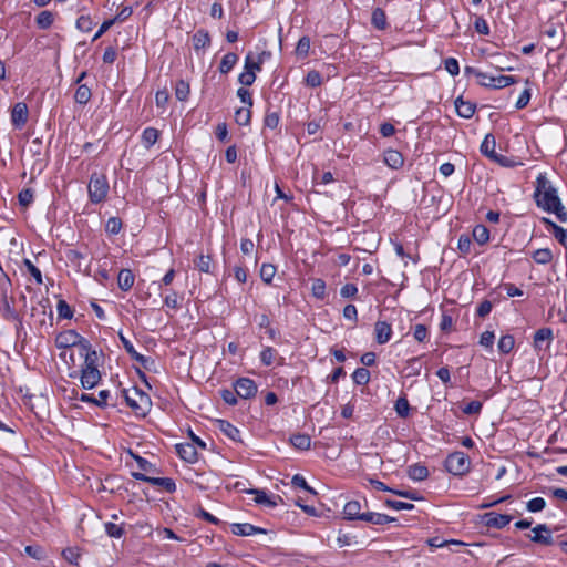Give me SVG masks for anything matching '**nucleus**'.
Masks as SVG:
<instances>
[{
  "instance_id": "obj_23",
  "label": "nucleus",
  "mask_w": 567,
  "mask_h": 567,
  "mask_svg": "<svg viewBox=\"0 0 567 567\" xmlns=\"http://www.w3.org/2000/svg\"><path fill=\"white\" fill-rule=\"evenodd\" d=\"M496 142L492 134H487L482 144H481V152L488 157L489 159L494 161L497 157V153L495 151Z\"/></svg>"
},
{
  "instance_id": "obj_11",
  "label": "nucleus",
  "mask_w": 567,
  "mask_h": 567,
  "mask_svg": "<svg viewBox=\"0 0 567 567\" xmlns=\"http://www.w3.org/2000/svg\"><path fill=\"white\" fill-rule=\"evenodd\" d=\"M231 533L236 536H252L256 534H266V529L254 526L249 523H235L230 526Z\"/></svg>"
},
{
  "instance_id": "obj_38",
  "label": "nucleus",
  "mask_w": 567,
  "mask_h": 567,
  "mask_svg": "<svg viewBox=\"0 0 567 567\" xmlns=\"http://www.w3.org/2000/svg\"><path fill=\"white\" fill-rule=\"evenodd\" d=\"M157 138H158V131L153 127H148V128L144 130V132L142 134L143 143H144L145 147H147V148L153 146L156 143Z\"/></svg>"
},
{
  "instance_id": "obj_31",
  "label": "nucleus",
  "mask_w": 567,
  "mask_h": 567,
  "mask_svg": "<svg viewBox=\"0 0 567 567\" xmlns=\"http://www.w3.org/2000/svg\"><path fill=\"white\" fill-rule=\"evenodd\" d=\"M371 22L377 29L384 30L386 27L385 12L381 8L374 9L372 12Z\"/></svg>"
},
{
  "instance_id": "obj_36",
  "label": "nucleus",
  "mask_w": 567,
  "mask_h": 567,
  "mask_svg": "<svg viewBox=\"0 0 567 567\" xmlns=\"http://www.w3.org/2000/svg\"><path fill=\"white\" fill-rule=\"evenodd\" d=\"M189 92H190V87H189L188 82H186L184 80L177 81V83L175 85V96L177 100L186 101L189 95Z\"/></svg>"
},
{
  "instance_id": "obj_44",
  "label": "nucleus",
  "mask_w": 567,
  "mask_h": 567,
  "mask_svg": "<svg viewBox=\"0 0 567 567\" xmlns=\"http://www.w3.org/2000/svg\"><path fill=\"white\" fill-rule=\"evenodd\" d=\"M312 296L322 300L326 297V282L322 279H315L311 285Z\"/></svg>"
},
{
  "instance_id": "obj_22",
  "label": "nucleus",
  "mask_w": 567,
  "mask_h": 567,
  "mask_svg": "<svg viewBox=\"0 0 567 567\" xmlns=\"http://www.w3.org/2000/svg\"><path fill=\"white\" fill-rule=\"evenodd\" d=\"M343 514L347 519L362 520L364 513H361V504L358 501H350L343 507Z\"/></svg>"
},
{
  "instance_id": "obj_32",
  "label": "nucleus",
  "mask_w": 567,
  "mask_h": 567,
  "mask_svg": "<svg viewBox=\"0 0 567 567\" xmlns=\"http://www.w3.org/2000/svg\"><path fill=\"white\" fill-rule=\"evenodd\" d=\"M54 21V16L51 11H41L35 19L37 25L40 29H49Z\"/></svg>"
},
{
  "instance_id": "obj_57",
  "label": "nucleus",
  "mask_w": 567,
  "mask_h": 567,
  "mask_svg": "<svg viewBox=\"0 0 567 567\" xmlns=\"http://www.w3.org/2000/svg\"><path fill=\"white\" fill-rule=\"evenodd\" d=\"M276 350L267 347L260 353V360L265 365H270L274 362Z\"/></svg>"
},
{
  "instance_id": "obj_3",
  "label": "nucleus",
  "mask_w": 567,
  "mask_h": 567,
  "mask_svg": "<svg viewBox=\"0 0 567 567\" xmlns=\"http://www.w3.org/2000/svg\"><path fill=\"white\" fill-rule=\"evenodd\" d=\"M82 342H89V341L86 339L82 338L74 330H66L64 332H61L55 338L56 347L65 349V351L61 353V357L64 360H66V355L69 354V358H70L72 364H75L74 353H73V350H69V349L75 348L79 353Z\"/></svg>"
},
{
  "instance_id": "obj_49",
  "label": "nucleus",
  "mask_w": 567,
  "mask_h": 567,
  "mask_svg": "<svg viewBox=\"0 0 567 567\" xmlns=\"http://www.w3.org/2000/svg\"><path fill=\"white\" fill-rule=\"evenodd\" d=\"M394 409L399 416H401V417L408 416L409 411H410L409 401L405 398H399L395 402Z\"/></svg>"
},
{
  "instance_id": "obj_7",
  "label": "nucleus",
  "mask_w": 567,
  "mask_h": 567,
  "mask_svg": "<svg viewBox=\"0 0 567 567\" xmlns=\"http://www.w3.org/2000/svg\"><path fill=\"white\" fill-rule=\"evenodd\" d=\"M235 392L241 399H250L257 393V385L254 380L248 378L238 379L235 384Z\"/></svg>"
},
{
  "instance_id": "obj_4",
  "label": "nucleus",
  "mask_w": 567,
  "mask_h": 567,
  "mask_svg": "<svg viewBox=\"0 0 567 567\" xmlns=\"http://www.w3.org/2000/svg\"><path fill=\"white\" fill-rule=\"evenodd\" d=\"M471 461L463 452L451 453L445 460V468L453 475H464L470 471Z\"/></svg>"
},
{
  "instance_id": "obj_25",
  "label": "nucleus",
  "mask_w": 567,
  "mask_h": 567,
  "mask_svg": "<svg viewBox=\"0 0 567 567\" xmlns=\"http://www.w3.org/2000/svg\"><path fill=\"white\" fill-rule=\"evenodd\" d=\"M362 520L374 524V525H384V524L393 522L394 518L390 517L385 514L367 512V513H364Z\"/></svg>"
},
{
  "instance_id": "obj_43",
  "label": "nucleus",
  "mask_w": 567,
  "mask_h": 567,
  "mask_svg": "<svg viewBox=\"0 0 567 567\" xmlns=\"http://www.w3.org/2000/svg\"><path fill=\"white\" fill-rule=\"evenodd\" d=\"M553 339V331L549 328H543L536 331L534 336L535 347H540L542 342L550 341Z\"/></svg>"
},
{
  "instance_id": "obj_33",
  "label": "nucleus",
  "mask_w": 567,
  "mask_h": 567,
  "mask_svg": "<svg viewBox=\"0 0 567 567\" xmlns=\"http://www.w3.org/2000/svg\"><path fill=\"white\" fill-rule=\"evenodd\" d=\"M290 441L296 449L301 451L308 450L311 445L310 436L307 434H296L290 439Z\"/></svg>"
},
{
  "instance_id": "obj_52",
  "label": "nucleus",
  "mask_w": 567,
  "mask_h": 567,
  "mask_svg": "<svg viewBox=\"0 0 567 567\" xmlns=\"http://www.w3.org/2000/svg\"><path fill=\"white\" fill-rule=\"evenodd\" d=\"M321 83H322V78L318 71L312 70V71L308 72V74L306 76V84L308 86L317 87V86L321 85Z\"/></svg>"
},
{
  "instance_id": "obj_19",
  "label": "nucleus",
  "mask_w": 567,
  "mask_h": 567,
  "mask_svg": "<svg viewBox=\"0 0 567 567\" xmlns=\"http://www.w3.org/2000/svg\"><path fill=\"white\" fill-rule=\"evenodd\" d=\"M101 380L100 371H81L80 381L83 389L91 390Z\"/></svg>"
},
{
  "instance_id": "obj_1",
  "label": "nucleus",
  "mask_w": 567,
  "mask_h": 567,
  "mask_svg": "<svg viewBox=\"0 0 567 567\" xmlns=\"http://www.w3.org/2000/svg\"><path fill=\"white\" fill-rule=\"evenodd\" d=\"M534 198L539 208L554 213L561 223L567 220V210L558 196L557 189L550 184L549 179H537Z\"/></svg>"
},
{
  "instance_id": "obj_63",
  "label": "nucleus",
  "mask_w": 567,
  "mask_h": 567,
  "mask_svg": "<svg viewBox=\"0 0 567 567\" xmlns=\"http://www.w3.org/2000/svg\"><path fill=\"white\" fill-rule=\"evenodd\" d=\"M256 80V74L252 71H245L239 74L238 81L246 86L251 85Z\"/></svg>"
},
{
  "instance_id": "obj_58",
  "label": "nucleus",
  "mask_w": 567,
  "mask_h": 567,
  "mask_svg": "<svg viewBox=\"0 0 567 567\" xmlns=\"http://www.w3.org/2000/svg\"><path fill=\"white\" fill-rule=\"evenodd\" d=\"M472 240L467 235H461L457 241V248L462 254H468L471 251Z\"/></svg>"
},
{
  "instance_id": "obj_16",
  "label": "nucleus",
  "mask_w": 567,
  "mask_h": 567,
  "mask_svg": "<svg viewBox=\"0 0 567 567\" xmlns=\"http://www.w3.org/2000/svg\"><path fill=\"white\" fill-rule=\"evenodd\" d=\"M454 104L457 115L463 118H471L475 113L476 105L471 101H465L463 96H458Z\"/></svg>"
},
{
  "instance_id": "obj_28",
  "label": "nucleus",
  "mask_w": 567,
  "mask_h": 567,
  "mask_svg": "<svg viewBox=\"0 0 567 567\" xmlns=\"http://www.w3.org/2000/svg\"><path fill=\"white\" fill-rule=\"evenodd\" d=\"M193 44L195 50L204 49L210 44L208 31L200 29L193 35Z\"/></svg>"
},
{
  "instance_id": "obj_21",
  "label": "nucleus",
  "mask_w": 567,
  "mask_h": 567,
  "mask_svg": "<svg viewBox=\"0 0 567 567\" xmlns=\"http://www.w3.org/2000/svg\"><path fill=\"white\" fill-rule=\"evenodd\" d=\"M120 340L126 350V352L131 355L132 359L140 362L143 367H146V363L148 362V358L144 357L143 354L138 353L133 343L122 333H120Z\"/></svg>"
},
{
  "instance_id": "obj_40",
  "label": "nucleus",
  "mask_w": 567,
  "mask_h": 567,
  "mask_svg": "<svg viewBox=\"0 0 567 567\" xmlns=\"http://www.w3.org/2000/svg\"><path fill=\"white\" fill-rule=\"evenodd\" d=\"M251 118L250 107H240L235 113V121L239 125H248Z\"/></svg>"
},
{
  "instance_id": "obj_37",
  "label": "nucleus",
  "mask_w": 567,
  "mask_h": 567,
  "mask_svg": "<svg viewBox=\"0 0 567 567\" xmlns=\"http://www.w3.org/2000/svg\"><path fill=\"white\" fill-rule=\"evenodd\" d=\"M543 220L544 223L553 226L555 238L567 249V229L555 225L547 218H544Z\"/></svg>"
},
{
  "instance_id": "obj_48",
  "label": "nucleus",
  "mask_w": 567,
  "mask_h": 567,
  "mask_svg": "<svg viewBox=\"0 0 567 567\" xmlns=\"http://www.w3.org/2000/svg\"><path fill=\"white\" fill-rule=\"evenodd\" d=\"M121 229H122V221L120 218L111 217L107 219L106 225H105V230L109 234L116 235L121 231Z\"/></svg>"
},
{
  "instance_id": "obj_56",
  "label": "nucleus",
  "mask_w": 567,
  "mask_h": 567,
  "mask_svg": "<svg viewBox=\"0 0 567 567\" xmlns=\"http://www.w3.org/2000/svg\"><path fill=\"white\" fill-rule=\"evenodd\" d=\"M210 257L205 255H199L195 261L196 267L202 272H209L210 270Z\"/></svg>"
},
{
  "instance_id": "obj_13",
  "label": "nucleus",
  "mask_w": 567,
  "mask_h": 567,
  "mask_svg": "<svg viewBox=\"0 0 567 567\" xmlns=\"http://www.w3.org/2000/svg\"><path fill=\"white\" fill-rule=\"evenodd\" d=\"M1 290V305H0V312L2 313L3 318L6 320L16 321L19 320V316L14 308L10 305L8 300V290L9 288H0Z\"/></svg>"
},
{
  "instance_id": "obj_50",
  "label": "nucleus",
  "mask_w": 567,
  "mask_h": 567,
  "mask_svg": "<svg viewBox=\"0 0 567 567\" xmlns=\"http://www.w3.org/2000/svg\"><path fill=\"white\" fill-rule=\"evenodd\" d=\"M310 50V39L308 37H302L299 39L296 53L301 56H307Z\"/></svg>"
},
{
  "instance_id": "obj_53",
  "label": "nucleus",
  "mask_w": 567,
  "mask_h": 567,
  "mask_svg": "<svg viewBox=\"0 0 567 567\" xmlns=\"http://www.w3.org/2000/svg\"><path fill=\"white\" fill-rule=\"evenodd\" d=\"M76 28L82 32H90L93 28V21L89 16H81L76 20Z\"/></svg>"
},
{
  "instance_id": "obj_35",
  "label": "nucleus",
  "mask_w": 567,
  "mask_h": 567,
  "mask_svg": "<svg viewBox=\"0 0 567 567\" xmlns=\"http://www.w3.org/2000/svg\"><path fill=\"white\" fill-rule=\"evenodd\" d=\"M92 96L91 89L85 84L79 85L75 91L74 100L79 104H86Z\"/></svg>"
},
{
  "instance_id": "obj_15",
  "label": "nucleus",
  "mask_w": 567,
  "mask_h": 567,
  "mask_svg": "<svg viewBox=\"0 0 567 567\" xmlns=\"http://www.w3.org/2000/svg\"><path fill=\"white\" fill-rule=\"evenodd\" d=\"M511 520H512L511 515L497 514L494 512L485 514V524L488 527L504 528L505 526H507L511 523Z\"/></svg>"
},
{
  "instance_id": "obj_64",
  "label": "nucleus",
  "mask_w": 567,
  "mask_h": 567,
  "mask_svg": "<svg viewBox=\"0 0 567 567\" xmlns=\"http://www.w3.org/2000/svg\"><path fill=\"white\" fill-rule=\"evenodd\" d=\"M265 126L266 127H269L271 130L276 128L279 124V115L278 113L276 112H272V113H268L266 116H265Z\"/></svg>"
},
{
  "instance_id": "obj_46",
  "label": "nucleus",
  "mask_w": 567,
  "mask_h": 567,
  "mask_svg": "<svg viewBox=\"0 0 567 567\" xmlns=\"http://www.w3.org/2000/svg\"><path fill=\"white\" fill-rule=\"evenodd\" d=\"M276 274V268L271 264H264L260 268V277L266 284H270Z\"/></svg>"
},
{
  "instance_id": "obj_20",
  "label": "nucleus",
  "mask_w": 567,
  "mask_h": 567,
  "mask_svg": "<svg viewBox=\"0 0 567 567\" xmlns=\"http://www.w3.org/2000/svg\"><path fill=\"white\" fill-rule=\"evenodd\" d=\"M217 429L234 442L240 441V431L226 420H217Z\"/></svg>"
},
{
  "instance_id": "obj_39",
  "label": "nucleus",
  "mask_w": 567,
  "mask_h": 567,
  "mask_svg": "<svg viewBox=\"0 0 567 567\" xmlns=\"http://www.w3.org/2000/svg\"><path fill=\"white\" fill-rule=\"evenodd\" d=\"M353 382L359 385H364L370 381V372L365 368H358L352 373Z\"/></svg>"
},
{
  "instance_id": "obj_30",
  "label": "nucleus",
  "mask_w": 567,
  "mask_h": 567,
  "mask_svg": "<svg viewBox=\"0 0 567 567\" xmlns=\"http://www.w3.org/2000/svg\"><path fill=\"white\" fill-rule=\"evenodd\" d=\"M532 258L538 265H548L553 260V252L549 248H540L532 254Z\"/></svg>"
},
{
  "instance_id": "obj_42",
  "label": "nucleus",
  "mask_w": 567,
  "mask_h": 567,
  "mask_svg": "<svg viewBox=\"0 0 567 567\" xmlns=\"http://www.w3.org/2000/svg\"><path fill=\"white\" fill-rule=\"evenodd\" d=\"M104 529L107 536L112 538H121L124 534V529L122 525H117L112 522H107L104 524Z\"/></svg>"
},
{
  "instance_id": "obj_54",
  "label": "nucleus",
  "mask_w": 567,
  "mask_h": 567,
  "mask_svg": "<svg viewBox=\"0 0 567 567\" xmlns=\"http://www.w3.org/2000/svg\"><path fill=\"white\" fill-rule=\"evenodd\" d=\"M291 484L296 487L303 488L309 493L316 494L315 489L308 485L306 478L300 474H296L292 476Z\"/></svg>"
},
{
  "instance_id": "obj_14",
  "label": "nucleus",
  "mask_w": 567,
  "mask_h": 567,
  "mask_svg": "<svg viewBox=\"0 0 567 567\" xmlns=\"http://www.w3.org/2000/svg\"><path fill=\"white\" fill-rule=\"evenodd\" d=\"M176 452L179 457L188 463H195L198 454L194 443H179L176 444Z\"/></svg>"
},
{
  "instance_id": "obj_60",
  "label": "nucleus",
  "mask_w": 567,
  "mask_h": 567,
  "mask_svg": "<svg viewBox=\"0 0 567 567\" xmlns=\"http://www.w3.org/2000/svg\"><path fill=\"white\" fill-rule=\"evenodd\" d=\"M358 288L354 284H346L340 289V296L342 298H352L357 295Z\"/></svg>"
},
{
  "instance_id": "obj_27",
  "label": "nucleus",
  "mask_w": 567,
  "mask_h": 567,
  "mask_svg": "<svg viewBox=\"0 0 567 567\" xmlns=\"http://www.w3.org/2000/svg\"><path fill=\"white\" fill-rule=\"evenodd\" d=\"M408 476L413 481H423L429 476V470L421 464H413L408 468Z\"/></svg>"
},
{
  "instance_id": "obj_29",
  "label": "nucleus",
  "mask_w": 567,
  "mask_h": 567,
  "mask_svg": "<svg viewBox=\"0 0 567 567\" xmlns=\"http://www.w3.org/2000/svg\"><path fill=\"white\" fill-rule=\"evenodd\" d=\"M238 62V55L236 53L229 52L225 54L219 64V72L223 74L228 73Z\"/></svg>"
},
{
  "instance_id": "obj_6",
  "label": "nucleus",
  "mask_w": 567,
  "mask_h": 567,
  "mask_svg": "<svg viewBox=\"0 0 567 567\" xmlns=\"http://www.w3.org/2000/svg\"><path fill=\"white\" fill-rule=\"evenodd\" d=\"M80 358H83V364L81 365V371H99V355L95 350L91 349L89 342H82L80 347V352L78 353Z\"/></svg>"
},
{
  "instance_id": "obj_59",
  "label": "nucleus",
  "mask_w": 567,
  "mask_h": 567,
  "mask_svg": "<svg viewBox=\"0 0 567 567\" xmlns=\"http://www.w3.org/2000/svg\"><path fill=\"white\" fill-rule=\"evenodd\" d=\"M444 68L451 75H456L460 72L458 62L454 58H449L444 61Z\"/></svg>"
},
{
  "instance_id": "obj_62",
  "label": "nucleus",
  "mask_w": 567,
  "mask_h": 567,
  "mask_svg": "<svg viewBox=\"0 0 567 567\" xmlns=\"http://www.w3.org/2000/svg\"><path fill=\"white\" fill-rule=\"evenodd\" d=\"M529 100H530V91H529V89H525L520 93L518 100L516 101V109L522 110V109L526 107L527 104L529 103Z\"/></svg>"
},
{
  "instance_id": "obj_45",
  "label": "nucleus",
  "mask_w": 567,
  "mask_h": 567,
  "mask_svg": "<svg viewBox=\"0 0 567 567\" xmlns=\"http://www.w3.org/2000/svg\"><path fill=\"white\" fill-rule=\"evenodd\" d=\"M546 507V501L543 497H535L527 502L526 508L530 513L542 512Z\"/></svg>"
},
{
  "instance_id": "obj_17",
  "label": "nucleus",
  "mask_w": 567,
  "mask_h": 567,
  "mask_svg": "<svg viewBox=\"0 0 567 567\" xmlns=\"http://www.w3.org/2000/svg\"><path fill=\"white\" fill-rule=\"evenodd\" d=\"M11 121L16 127H22L28 121V107L24 103H17L11 112Z\"/></svg>"
},
{
  "instance_id": "obj_55",
  "label": "nucleus",
  "mask_w": 567,
  "mask_h": 567,
  "mask_svg": "<svg viewBox=\"0 0 567 567\" xmlns=\"http://www.w3.org/2000/svg\"><path fill=\"white\" fill-rule=\"evenodd\" d=\"M385 505L388 507H391L395 511H411L414 508V505L411 504V503H405V502H401V501H393V499H388L385 502Z\"/></svg>"
},
{
  "instance_id": "obj_12",
  "label": "nucleus",
  "mask_w": 567,
  "mask_h": 567,
  "mask_svg": "<svg viewBox=\"0 0 567 567\" xmlns=\"http://www.w3.org/2000/svg\"><path fill=\"white\" fill-rule=\"evenodd\" d=\"M249 493L255 495V503L267 507H276L282 498L279 495L269 496L265 491L250 489Z\"/></svg>"
},
{
  "instance_id": "obj_61",
  "label": "nucleus",
  "mask_w": 567,
  "mask_h": 567,
  "mask_svg": "<svg viewBox=\"0 0 567 567\" xmlns=\"http://www.w3.org/2000/svg\"><path fill=\"white\" fill-rule=\"evenodd\" d=\"M474 27L480 34L487 35L489 33V27L486 20L482 17L476 18Z\"/></svg>"
},
{
  "instance_id": "obj_41",
  "label": "nucleus",
  "mask_w": 567,
  "mask_h": 567,
  "mask_svg": "<svg viewBox=\"0 0 567 567\" xmlns=\"http://www.w3.org/2000/svg\"><path fill=\"white\" fill-rule=\"evenodd\" d=\"M514 344H515V340L512 336H503L501 337V339L498 340V343H497V348L499 350V352L502 353H509L513 348H514Z\"/></svg>"
},
{
  "instance_id": "obj_8",
  "label": "nucleus",
  "mask_w": 567,
  "mask_h": 567,
  "mask_svg": "<svg viewBox=\"0 0 567 567\" xmlns=\"http://www.w3.org/2000/svg\"><path fill=\"white\" fill-rule=\"evenodd\" d=\"M133 476L143 482H148L152 485L163 487L166 492H174L176 489V484L172 478L168 477H150L143 473H133Z\"/></svg>"
},
{
  "instance_id": "obj_18",
  "label": "nucleus",
  "mask_w": 567,
  "mask_h": 567,
  "mask_svg": "<svg viewBox=\"0 0 567 567\" xmlns=\"http://www.w3.org/2000/svg\"><path fill=\"white\" fill-rule=\"evenodd\" d=\"M375 340L379 344L386 343L392 336V328L385 321H377L374 324Z\"/></svg>"
},
{
  "instance_id": "obj_34",
  "label": "nucleus",
  "mask_w": 567,
  "mask_h": 567,
  "mask_svg": "<svg viewBox=\"0 0 567 567\" xmlns=\"http://www.w3.org/2000/svg\"><path fill=\"white\" fill-rule=\"evenodd\" d=\"M473 237L480 245H485L489 240V230L484 225H477L473 229Z\"/></svg>"
},
{
  "instance_id": "obj_26",
  "label": "nucleus",
  "mask_w": 567,
  "mask_h": 567,
  "mask_svg": "<svg viewBox=\"0 0 567 567\" xmlns=\"http://www.w3.org/2000/svg\"><path fill=\"white\" fill-rule=\"evenodd\" d=\"M134 275L130 269H122L118 272L117 282L123 291H127L134 285Z\"/></svg>"
},
{
  "instance_id": "obj_10",
  "label": "nucleus",
  "mask_w": 567,
  "mask_h": 567,
  "mask_svg": "<svg viewBox=\"0 0 567 567\" xmlns=\"http://www.w3.org/2000/svg\"><path fill=\"white\" fill-rule=\"evenodd\" d=\"M530 540L546 546L554 543L551 532L545 524H538L533 528V536H530Z\"/></svg>"
},
{
  "instance_id": "obj_5",
  "label": "nucleus",
  "mask_w": 567,
  "mask_h": 567,
  "mask_svg": "<svg viewBox=\"0 0 567 567\" xmlns=\"http://www.w3.org/2000/svg\"><path fill=\"white\" fill-rule=\"evenodd\" d=\"M107 179H90L87 185L90 200L94 204L103 202L109 194Z\"/></svg>"
},
{
  "instance_id": "obj_9",
  "label": "nucleus",
  "mask_w": 567,
  "mask_h": 567,
  "mask_svg": "<svg viewBox=\"0 0 567 567\" xmlns=\"http://www.w3.org/2000/svg\"><path fill=\"white\" fill-rule=\"evenodd\" d=\"M517 80L509 75L491 76L487 74L485 80H480L478 84L485 87L503 89L516 83Z\"/></svg>"
},
{
  "instance_id": "obj_24",
  "label": "nucleus",
  "mask_w": 567,
  "mask_h": 567,
  "mask_svg": "<svg viewBox=\"0 0 567 567\" xmlns=\"http://www.w3.org/2000/svg\"><path fill=\"white\" fill-rule=\"evenodd\" d=\"M384 163L389 167L398 169L403 165V156L400 152L395 150H389L384 153Z\"/></svg>"
},
{
  "instance_id": "obj_2",
  "label": "nucleus",
  "mask_w": 567,
  "mask_h": 567,
  "mask_svg": "<svg viewBox=\"0 0 567 567\" xmlns=\"http://www.w3.org/2000/svg\"><path fill=\"white\" fill-rule=\"evenodd\" d=\"M123 396L126 404L138 416H145L151 409V399L148 394L136 386L123 390Z\"/></svg>"
},
{
  "instance_id": "obj_51",
  "label": "nucleus",
  "mask_w": 567,
  "mask_h": 567,
  "mask_svg": "<svg viewBox=\"0 0 567 567\" xmlns=\"http://www.w3.org/2000/svg\"><path fill=\"white\" fill-rule=\"evenodd\" d=\"M19 204L27 208L33 202V192L30 188L22 189L18 195Z\"/></svg>"
},
{
  "instance_id": "obj_47",
  "label": "nucleus",
  "mask_w": 567,
  "mask_h": 567,
  "mask_svg": "<svg viewBox=\"0 0 567 567\" xmlns=\"http://www.w3.org/2000/svg\"><path fill=\"white\" fill-rule=\"evenodd\" d=\"M56 311L59 318L62 319H70L73 316V311L71 310L70 306L66 303L65 300H59L56 305Z\"/></svg>"
}]
</instances>
